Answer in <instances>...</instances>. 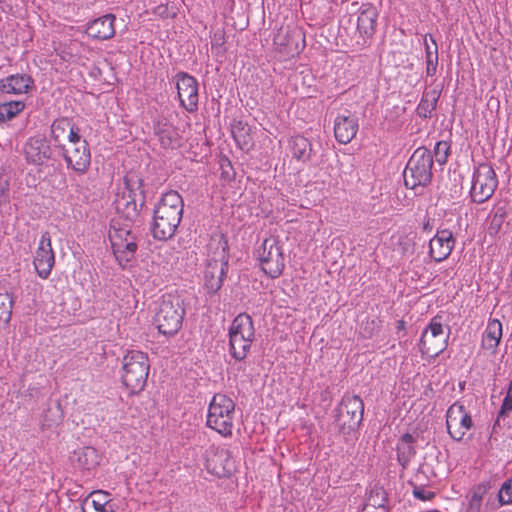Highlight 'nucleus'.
<instances>
[{"instance_id":"obj_56","label":"nucleus","mask_w":512,"mask_h":512,"mask_svg":"<svg viewBox=\"0 0 512 512\" xmlns=\"http://www.w3.org/2000/svg\"><path fill=\"white\" fill-rule=\"evenodd\" d=\"M423 228H424L425 230H427V229L429 228V222L425 223V224H424V226H423Z\"/></svg>"},{"instance_id":"obj_34","label":"nucleus","mask_w":512,"mask_h":512,"mask_svg":"<svg viewBox=\"0 0 512 512\" xmlns=\"http://www.w3.org/2000/svg\"><path fill=\"white\" fill-rule=\"evenodd\" d=\"M71 121L68 118H59L54 120L51 125V136L55 143L61 145V142L66 139L68 132L71 129Z\"/></svg>"},{"instance_id":"obj_28","label":"nucleus","mask_w":512,"mask_h":512,"mask_svg":"<svg viewBox=\"0 0 512 512\" xmlns=\"http://www.w3.org/2000/svg\"><path fill=\"white\" fill-rule=\"evenodd\" d=\"M207 467L218 476H224L231 469L229 451L224 448H217L214 455L208 457Z\"/></svg>"},{"instance_id":"obj_43","label":"nucleus","mask_w":512,"mask_h":512,"mask_svg":"<svg viewBox=\"0 0 512 512\" xmlns=\"http://www.w3.org/2000/svg\"><path fill=\"white\" fill-rule=\"evenodd\" d=\"M153 14L163 19L173 18L176 16V12L173 11L167 4H160L153 9Z\"/></svg>"},{"instance_id":"obj_16","label":"nucleus","mask_w":512,"mask_h":512,"mask_svg":"<svg viewBox=\"0 0 512 512\" xmlns=\"http://www.w3.org/2000/svg\"><path fill=\"white\" fill-rule=\"evenodd\" d=\"M55 263V256L51 246L48 232L42 234L39 247L34 258V266L39 277L46 279L51 273Z\"/></svg>"},{"instance_id":"obj_5","label":"nucleus","mask_w":512,"mask_h":512,"mask_svg":"<svg viewBox=\"0 0 512 512\" xmlns=\"http://www.w3.org/2000/svg\"><path fill=\"white\" fill-rule=\"evenodd\" d=\"M185 309L178 296L166 295L155 314L154 323L159 333L165 336L175 335L182 327Z\"/></svg>"},{"instance_id":"obj_14","label":"nucleus","mask_w":512,"mask_h":512,"mask_svg":"<svg viewBox=\"0 0 512 512\" xmlns=\"http://www.w3.org/2000/svg\"><path fill=\"white\" fill-rule=\"evenodd\" d=\"M446 426L449 435L456 441H460L466 431L472 427V418L462 404H452L446 413Z\"/></svg>"},{"instance_id":"obj_33","label":"nucleus","mask_w":512,"mask_h":512,"mask_svg":"<svg viewBox=\"0 0 512 512\" xmlns=\"http://www.w3.org/2000/svg\"><path fill=\"white\" fill-rule=\"evenodd\" d=\"M507 216V209L505 205L496 206L487 218L488 228L487 231L489 235L495 236L499 233L502 228V225Z\"/></svg>"},{"instance_id":"obj_8","label":"nucleus","mask_w":512,"mask_h":512,"mask_svg":"<svg viewBox=\"0 0 512 512\" xmlns=\"http://www.w3.org/2000/svg\"><path fill=\"white\" fill-rule=\"evenodd\" d=\"M364 403L360 396L346 394L336 409L335 425L342 434L355 431L363 420Z\"/></svg>"},{"instance_id":"obj_55","label":"nucleus","mask_w":512,"mask_h":512,"mask_svg":"<svg viewBox=\"0 0 512 512\" xmlns=\"http://www.w3.org/2000/svg\"><path fill=\"white\" fill-rule=\"evenodd\" d=\"M418 472H424V465H420Z\"/></svg>"},{"instance_id":"obj_47","label":"nucleus","mask_w":512,"mask_h":512,"mask_svg":"<svg viewBox=\"0 0 512 512\" xmlns=\"http://www.w3.org/2000/svg\"><path fill=\"white\" fill-rule=\"evenodd\" d=\"M362 329L365 337H371L379 329L378 322L375 319L367 320L362 324Z\"/></svg>"},{"instance_id":"obj_25","label":"nucleus","mask_w":512,"mask_h":512,"mask_svg":"<svg viewBox=\"0 0 512 512\" xmlns=\"http://www.w3.org/2000/svg\"><path fill=\"white\" fill-rule=\"evenodd\" d=\"M227 269L228 265L207 263L204 280L208 292L216 293L221 288Z\"/></svg>"},{"instance_id":"obj_35","label":"nucleus","mask_w":512,"mask_h":512,"mask_svg":"<svg viewBox=\"0 0 512 512\" xmlns=\"http://www.w3.org/2000/svg\"><path fill=\"white\" fill-rule=\"evenodd\" d=\"M25 108L23 101H8L0 104V123L11 120Z\"/></svg>"},{"instance_id":"obj_26","label":"nucleus","mask_w":512,"mask_h":512,"mask_svg":"<svg viewBox=\"0 0 512 512\" xmlns=\"http://www.w3.org/2000/svg\"><path fill=\"white\" fill-rule=\"evenodd\" d=\"M416 439L410 434H403L397 444V460L403 469H406L416 455Z\"/></svg>"},{"instance_id":"obj_51","label":"nucleus","mask_w":512,"mask_h":512,"mask_svg":"<svg viewBox=\"0 0 512 512\" xmlns=\"http://www.w3.org/2000/svg\"><path fill=\"white\" fill-rule=\"evenodd\" d=\"M372 507L376 511H367V512H388L387 507L384 504H381L379 501H374V503H372Z\"/></svg>"},{"instance_id":"obj_48","label":"nucleus","mask_w":512,"mask_h":512,"mask_svg":"<svg viewBox=\"0 0 512 512\" xmlns=\"http://www.w3.org/2000/svg\"><path fill=\"white\" fill-rule=\"evenodd\" d=\"M374 501H379L381 504H384V502L386 501L384 490L380 489L372 491L368 499V504L366 505V508L372 506V503H374Z\"/></svg>"},{"instance_id":"obj_39","label":"nucleus","mask_w":512,"mask_h":512,"mask_svg":"<svg viewBox=\"0 0 512 512\" xmlns=\"http://www.w3.org/2000/svg\"><path fill=\"white\" fill-rule=\"evenodd\" d=\"M449 152H450V145L448 142L439 141L436 143L435 148H434V154H435L436 161L440 165H443L447 162Z\"/></svg>"},{"instance_id":"obj_11","label":"nucleus","mask_w":512,"mask_h":512,"mask_svg":"<svg viewBox=\"0 0 512 512\" xmlns=\"http://www.w3.org/2000/svg\"><path fill=\"white\" fill-rule=\"evenodd\" d=\"M448 338L449 333L444 331L436 317L433 318L422 333L419 343L421 353L430 357L438 356L446 349Z\"/></svg>"},{"instance_id":"obj_18","label":"nucleus","mask_w":512,"mask_h":512,"mask_svg":"<svg viewBox=\"0 0 512 512\" xmlns=\"http://www.w3.org/2000/svg\"><path fill=\"white\" fill-rule=\"evenodd\" d=\"M455 238L450 230L444 229L429 241V254L436 262H441L449 257L454 246Z\"/></svg>"},{"instance_id":"obj_15","label":"nucleus","mask_w":512,"mask_h":512,"mask_svg":"<svg viewBox=\"0 0 512 512\" xmlns=\"http://www.w3.org/2000/svg\"><path fill=\"white\" fill-rule=\"evenodd\" d=\"M177 90L181 105L188 111L194 112L198 107V83L197 80L185 72L177 75Z\"/></svg>"},{"instance_id":"obj_53","label":"nucleus","mask_w":512,"mask_h":512,"mask_svg":"<svg viewBox=\"0 0 512 512\" xmlns=\"http://www.w3.org/2000/svg\"><path fill=\"white\" fill-rule=\"evenodd\" d=\"M437 70V66H427L426 67V74L427 76H434Z\"/></svg>"},{"instance_id":"obj_37","label":"nucleus","mask_w":512,"mask_h":512,"mask_svg":"<svg viewBox=\"0 0 512 512\" xmlns=\"http://www.w3.org/2000/svg\"><path fill=\"white\" fill-rule=\"evenodd\" d=\"M177 133L172 127H167L159 133V139L163 147L176 148L179 146V141L176 137Z\"/></svg>"},{"instance_id":"obj_1","label":"nucleus","mask_w":512,"mask_h":512,"mask_svg":"<svg viewBox=\"0 0 512 512\" xmlns=\"http://www.w3.org/2000/svg\"><path fill=\"white\" fill-rule=\"evenodd\" d=\"M183 208V199L177 191L163 194L154 209L152 234L155 239L168 240L175 234L182 219Z\"/></svg>"},{"instance_id":"obj_44","label":"nucleus","mask_w":512,"mask_h":512,"mask_svg":"<svg viewBox=\"0 0 512 512\" xmlns=\"http://www.w3.org/2000/svg\"><path fill=\"white\" fill-rule=\"evenodd\" d=\"M426 56L438 55V46L432 35H425L424 38Z\"/></svg>"},{"instance_id":"obj_23","label":"nucleus","mask_w":512,"mask_h":512,"mask_svg":"<svg viewBox=\"0 0 512 512\" xmlns=\"http://www.w3.org/2000/svg\"><path fill=\"white\" fill-rule=\"evenodd\" d=\"M115 19L116 17L113 14H107L95 19L88 25L86 29L87 35L99 40L110 39L115 34Z\"/></svg>"},{"instance_id":"obj_29","label":"nucleus","mask_w":512,"mask_h":512,"mask_svg":"<svg viewBox=\"0 0 512 512\" xmlns=\"http://www.w3.org/2000/svg\"><path fill=\"white\" fill-rule=\"evenodd\" d=\"M502 338V324L498 319L489 320L482 338L484 349L492 350L497 348Z\"/></svg>"},{"instance_id":"obj_17","label":"nucleus","mask_w":512,"mask_h":512,"mask_svg":"<svg viewBox=\"0 0 512 512\" xmlns=\"http://www.w3.org/2000/svg\"><path fill=\"white\" fill-rule=\"evenodd\" d=\"M63 156L67 166L78 174H84L90 166L91 154L85 140H82V143H76L75 146L66 148Z\"/></svg>"},{"instance_id":"obj_4","label":"nucleus","mask_w":512,"mask_h":512,"mask_svg":"<svg viewBox=\"0 0 512 512\" xmlns=\"http://www.w3.org/2000/svg\"><path fill=\"white\" fill-rule=\"evenodd\" d=\"M433 157L426 147L417 148L410 157L404 172V183L409 189L427 186L432 179Z\"/></svg>"},{"instance_id":"obj_31","label":"nucleus","mask_w":512,"mask_h":512,"mask_svg":"<svg viewBox=\"0 0 512 512\" xmlns=\"http://www.w3.org/2000/svg\"><path fill=\"white\" fill-rule=\"evenodd\" d=\"M440 94L441 91L436 87L423 93L421 101L416 109L419 117L425 119L431 117L432 111L436 109Z\"/></svg>"},{"instance_id":"obj_46","label":"nucleus","mask_w":512,"mask_h":512,"mask_svg":"<svg viewBox=\"0 0 512 512\" xmlns=\"http://www.w3.org/2000/svg\"><path fill=\"white\" fill-rule=\"evenodd\" d=\"M9 181L0 175V205L8 202L9 200Z\"/></svg>"},{"instance_id":"obj_57","label":"nucleus","mask_w":512,"mask_h":512,"mask_svg":"<svg viewBox=\"0 0 512 512\" xmlns=\"http://www.w3.org/2000/svg\"><path fill=\"white\" fill-rule=\"evenodd\" d=\"M3 0H0V3L2 2Z\"/></svg>"},{"instance_id":"obj_21","label":"nucleus","mask_w":512,"mask_h":512,"mask_svg":"<svg viewBox=\"0 0 512 512\" xmlns=\"http://www.w3.org/2000/svg\"><path fill=\"white\" fill-rule=\"evenodd\" d=\"M51 147L45 138L32 137L24 147V154L27 162L34 165H41L51 157Z\"/></svg>"},{"instance_id":"obj_30","label":"nucleus","mask_w":512,"mask_h":512,"mask_svg":"<svg viewBox=\"0 0 512 512\" xmlns=\"http://www.w3.org/2000/svg\"><path fill=\"white\" fill-rule=\"evenodd\" d=\"M290 149L293 158L298 161L308 162L312 158L313 148L311 142L303 136H295L290 141Z\"/></svg>"},{"instance_id":"obj_10","label":"nucleus","mask_w":512,"mask_h":512,"mask_svg":"<svg viewBox=\"0 0 512 512\" xmlns=\"http://www.w3.org/2000/svg\"><path fill=\"white\" fill-rule=\"evenodd\" d=\"M305 35L295 25L281 26L273 39L276 50L283 56H294L304 48Z\"/></svg>"},{"instance_id":"obj_50","label":"nucleus","mask_w":512,"mask_h":512,"mask_svg":"<svg viewBox=\"0 0 512 512\" xmlns=\"http://www.w3.org/2000/svg\"><path fill=\"white\" fill-rule=\"evenodd\" d=\"M11 313L12 312L4 311V310L0 309V325L6 324L9 322V320L11 318Z\"/></svg>"},{"instance_id":"obj_40","label":"nucleus","mask_w":512,"mask_h":512,"mask_svg":"<svg viewBox=\"0 0 512 512\" xmlns=\"http://www.w3.org/2000/svg\"><path fill=\"white\" fill-rule=\"evenodd\" d=\"M497 496L501 505L512 504V479L502 484Z\"/></svg>"},{"instance_id":"obj_36","label":"nucleus","mask_w":512,"mask_h":512,"mask_svg":"<svg viewBox=\"0 0 512 512\" xmlns=\"http://www.w3.org/2000/svg\"><path fill=\"white\" fill-rule=\"evenodd\" d=\"M109 493L104 491H93L85 500V504H91L96 511L104 512L105 506L110 502Z\"/></svg>"},{"instance_id":"obj_7","label":"nucleus","mask_w":512,"mask_h":512,"mask_svg":"<svg viewBox=\"0 0 512 512\" xmlns=\"http://www.w3.org/2000/svg\"><path fill=\"white\" fill-rule=\"evenodd\" d=\"M235 404L224 394L214 395L208 409L207 425L223 436H230Z\"/></svg>"},{"instance_id":"obj_24","label":"nucleus","mask_w":512,"mask_h":512,"mask_svg":"<svg viewBox=\"0 0 512 512\" xmlns=\"http://www.w3.org/2000/svg\"><path fill=\"white\" fill-rule=\"evenodd\" d=\"M32 84V78L26 74L10 75L0 80V92L6 94L27 93Z\"/></svg>"},{"instance_id":"obj_22","label":"nucleus","mask_w":512,"mask_h":512,"mask_svg":"<svg viewBox=\"0 0 512 512\" xmlns=\"http://www.w3.org/2000/svg\"><path fill=\"white\" fill-rule=\"evenodd\" d=\"M358 120L352 115H339L334 121V135L341 144H348L356 136Z\"/></svg>"},{"instance_id":"obj_45","label":"nucleus","mask_w":512,"mask_h":512,"mask_svg":"<svg viewBox=\"0 0 512 512\" xmlns=\"http://www.w3.org/2000/svg\"><path fill=\"white\" fill-rule=\"evenodd\" d=\"M413 485V495L419 500H431L435 494L431 491L426 490L422 486Z\"/></svg>"},{"instance_id":"obj_20","label":"nucleus","mask_w":512,"mask_h":512,"mask_svg":"<svg viewBox=\"0 0 512 512\" xmlns=\"http://www.w3.org/2000/svg\"><path fill=\"white\" fill-rule=\"evenodd\" d=\"M357 30L362 37L370 38L375 33L378 11L370 3L362 4L356 11Z\"/></svg>"},{"instance_id":"obj_9","label":"nucleus","mask_w":512,"mask_h":512,"mask_svg":"<svg viewBox=\"0 0 512 512\" xmlns=\"http://www.w3.org/2000/svg\"><path fill=\"white\" fill-rule=\"evenodd\" d=\"M498 185L496 173L491 165L481 163L474 171L470 196L473 202L481 204L492 197Z\"/></svg>"},{"instance_id":"obj_19","label":"nucleus","mask_w":512,"mask_h":512,"mask_svg":"<svg viewBox=\"0 0 512 512\" xmlns=\"http://www.w3.org/2000/svg\"><path fill=\"white\" fill-rule=\"evenodd\" d=\"M229 245L226 236L221 232L213 233L207 245V263H229Z\"/></svg>"},{"instance_id":"obj_52","label":"nucleus","mask_w":512,"mask_h":512,"mask_svg":"<svg viewBox=\"0 0 512 512\" xmlns=\"http://www.w3.org/2000/svg\"><path fill=\"white\" fill-rule=\"evenodd\" d=\"M426 65L427 66H437L438 65V55L426 56Z\"/></svg>"},{"instance_id":"obj_42","label":"nucleus","mask_w":512,"mask_h":512,"mask_svg":"<svg viewBox=\"0 0 512 512\" xmlns=\"http://www.w3.org/2000/svg\"><path fill=\"white\" fill-rule=\"evenodd\" d=\"M13 299L7 289L0 286V309L12 312Z\"/></svg>"},{"instance_id":"obj_27","label":"nucleus","mask_w":512,"mask_h":512,"mask_svg":"<svg viewBox=\"0 0 512 512\" xmlns=\"http://www.w3.org/2000/svg\"><path fill=\"white\" fill-rule=\"evenodd\" d=\"M72 461L82 469L92 470L99 465L100 456L95 448L85 446L74 450Z\"/></svg>"},{"instance_id":"obj_54","label":"nucleus","mask_w":512,"mask_h":512,"mask_svg":"<svg viewBox=\"0 0 512 512\" xmlns=\"http://www.w3.org/2000/svg\"><path fill=\"white\" fill-rule=\"evenodd\" d=\"M403 326H404V321H399L398 322V327L399 328H403Z\"/></svg>"},{"instance_id":"obj_2","label":"nucleus","mask_w":512,"mask_h":512,"mask_svg":"<svg viewBox=\"0 0 512 512\" xmlns=\"http://www.w3.org/2000/svg\"><path fill=\"white\" fill-rule=\"evenodd\" d=\"M144 203L145 192L142 189V179L136 174H127L124 178V186L118 189L114 200L117 213L125 221L135 223L139 220Z\"/></svg>"},{"instance_id":"obj_32","label":"nucleus","mask_w":512,"mask_h":512,"mask_svg":"<svg viewBox=\"0 0 512 512\" xmlns=\"http://www.w3.org/2000/svg\"><path fill=\"white\" fill-rule=\"evenodd\" d=\"M232 134L238 146L242 150H249L253 145L251 127L243 121H237L232 125Z\"/></svg>"},{"instance_id":"obj_12","label":"nucleus","mask_w":512,"mask_h":512,"mask_svg":"<svg viewBox=\"0 0 512 512\" xmlns=\"http://www.w3.org/2000/svg\"><path fill=\"white\" fill-rule=\"evenodd\" d=\"M262 270L272 278L278 277L284 269V256L276 239L267 238L257 250Z\"/></svg>"},{"instance_id":"obj_6","label":"nucleus","mask_w":512,"mask_h":512,"mask_svg":"<svg viewBox=\"0 0 512 512\" xmlns=\"http://www.w3.org/2000/svg\"><path fill=\"white\" fill-rule=\"evenodd\" d=\"M255 335L250 315L241 313L235 317L229 328L230 353L236 360H243L251 347Z\"/></svg>"},{"instance_id":"obj_41","label":"nucleus","mask_w":512,"mask_h":512,"mask_svg":"<svg viewBox=\"0 0 512 512\" xmlns=\"http://www.w3.org/2000/svg\"><path fill=\"white\" fill-rule=\"evenodd\" d=\"M509 411H512V380H511L507 395L503 400L498 417L495 421V425H499L500 419L502 417H504Z\"/></svg>"},{"instance_id":"obj_38","label":"nucleus","mask_w":512,"mask_h":512,"mask_svg":"<svg viewBox=\"0 0 512 512\" xmlns=\"http://www.w3.org/2000/svg\"><path fill=\"white\" fill-rule=\"evenodd\" d=\"M490 489V483L489 482H483L478 484L476 487H474L472 491L471 501L470 505L471 507L479 506L484 495L488 492Z\"/></svg>"},{"instance_id":"obj_3","label":"nucleus","mask_w":512,"mask_h":512,"mask_svg":"<svg viewBox=\"0 0 512 512\" xmlns=\"http://www.w3.org/2000/svg\"><path fill=\"white\" fill-rule=\"evenodd\" d=\"M149 367L148 357L141 351L132 350L124 356L122 382L130 393H138L144 389Z\"/></svg>"},{"instance_id":"obj_49","label":"nucleus","mask_w":512,"mask_h":512,"mask_svg":"<svg viewBox=\"0 0 512 512\" xmlns=\"http://www.w3.org/2000/svg\"><path fill=\"white\" fill-rule=\"evenodd\" d=\"M66 138L69 139L70 146H75L76 143H82V141L80 139V135L78 134V131L74 129L73 124H71V129L68 132V135L66 136Z\"/></svg>"},{"instance_id":"obj_13","label":"nucleus","mask_w":512,"mask_h":512,"mask_svg":"<svg viewBox=\"0 0 512 512\" xmlns=\"http://www.w3.org/2000/svg\"><path fill=\"white\" fill-rule=\"evenodd\" d=\"M114 255L119 261L121 266L134 258L138 245L136 238L130 229L119 228L115 229L113 234H110Z\"/></svg>"}]
</instances>
